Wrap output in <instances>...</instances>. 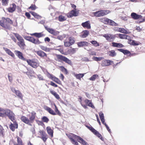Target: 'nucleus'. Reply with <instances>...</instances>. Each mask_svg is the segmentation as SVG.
<instances>
[{
	"label": "nucleus",
	"mask_w": 145,
	"mask_h": 145,
	"mask_svg": "<svg viewBox=\"0 0 145 145\" xmlns=\"http://www.w3.org/2000/svg\"><path fill=\"white\" fill-rule=\"evenodd\" d=\"M13 24V21L9 18L2 17L0 20V25L4 28L10 30L12 28L10 25Z\"/></svg>",
	"instance_id": "obj_2"
},
{
	"label": "nucleus",
	"mask_w": 145,
	"mask_h": 145,
	"mask_svg": "<svg viewBox=\"0 0 145 145\" xmlns=\"http://www.w3.org/2000/svg\"><path fill=\"white\" fill-rule=\"evenodd\" d=\"M82 61H83L86 62L89 61V60L88 58L86 57H84V58H82Z\"/></svg>",
	"instance_id": "obj_61"
},
{
	"label": "nucleus",
	"mask_w": 145,
	"mask_h": 145,
	"mask_svg": "<svg viewBox=\"0 0 145 145\" xmlns=\"http://www.w3.org/2000/svg\"><path fill=\"white\" fill-rule=\"evenodd\" d=\"M25 15L28 19L30 18L31 16L29 12H26L25 14Z\"/></svg>",
	"instance_id": "obj_58"
},
{
	"label": "nucleus",
	"mask_w": 145,
	"mask_h": 145,
	"mask_svg": "<svg viewBox=\"0 0 145 145\" xmlns=\"http://www.w3.org/2000/svg\"><path fill=\"white\" fill-rule=\"evenodd\" d=\"M14 120H13V121H13V123H11V124H12L14 127H15L16 129L18 127V125L17 123Z\"/></svg>",
	"instance_id": "obj_52"
},
{
	"label": "nucleus",
	"mask_w": 145,
	"mask_h": 145,
	"mask_svg": "<svg viewBox=\"0 0 145 145\" xmlns=\"http://www.w3.org/2000/svg\"><path fill=\"white\" fill-rule=\"evenodd\" d=\"M44 109L52 115H55L56 114L52 109L47 106H44Z\"/></svg>",
	"instance_id": "obj_15"
},
{
	"label": "nucleus",
	"mask_w": 145,
	"mask_h": 145,
	"mask_svg": "<svg viewBox=\"0 0 145 145\" xmlns=\"http://www.w3.org/2000/svg\"><path fill=\"white\" fill-rule=\"evenodd\" d=\"M28 9H31L32 10H34L37 8V7L35 4H32L31 6L28 8Z\"/></svg>",
	"instance_id": "obj_39"
},
{
	"label": "nucleus",
	"mask_w": 145,
	"mask_h": 145,
	"mask_svg": "<svg viewBox=\"0 0 145 145\" xmlns=\"http://www.w3.org/2000/svg\"><path fill=\"white\" fill-rule=\"evenodd\" d=\"M83 35L82 36H87L89 34V31L88 30H84L83 32Z\"/></svg>",
	"instance_id": "obj_47"
},
{
	"label": "nucleus",
	"mask_w": 145,
	"mask_h": 145,
	"mask_svg": "<svg viewBox=\"0 0 145 145\" xmlns=\"http://www.w3.org/2000/svg\"><path fill=\"white\" fill-rule=\"evenodd\" d=\"M85 102L88 106H90L92 108L94 107V106L91 103V101H90L86 99L85 101Z\"/></svg>",
	"instance_id": "obj_33"
},
{
	"label": "nucleus",
	"mask_w": 145,
	"mask_h": 145,
	"mask_svg": "<svg viewBox=\"0 0 145 145\" xmlns=\"http://www.w3.org/2000/svg\"><path fill=\"white\" fill-rule=\"evenodd\" d=\"M103 59V58L102 57H97L95 56L93 57L92 58L93 60L97 61H100Z\"/></svg>",
	"instance_id": "obj_43"
},
{
	"label": "nucleus",
	"mask_w": 145,
	"mask_h": 145,
	"mask_svg": "<svg viewBox=\"0 0 145 145\" xmlns=\"http://www.w3.org/2000/svg\"><path fill=\"white\" fill-rule=\"evenodd\" d=\"M24 73L26 74L30 78H31L33 76V75L31 74L29 72H24Z\"/></svg>",
	"instance_id": "obj_54"
},
{
	"label": "nucleus",
	"mask_w": 145,
	"mask_h": 145,
	"mask_svg": "<svg viewBox=\"0 0 145 145\" xmlns=\"http://www.w3.org/2000/svg\"><path fill=\"white\" fill-rule=\"evenodd\" d=\"M35 113L34 112L31 113V116L29 117V119L25 116H22L21 118V120L25 124L31 125V123H33L35 118Z\"/></svg>",
	"instance_id": "obj_3"
},
{
	"label": "nucleus",
	"mask_w": 145,
	"mask_h": 145,
	"mask_svg": "<svg viewBox=\"0 0 145 145\" xmlns=\"http://www.w3.org/2000/svg\"><path fill=\"white\" fill-rule=\"evenodd\" d=\"M17 39L18 40V44L19 46L21 48H23L25 44L24 42V40L22 37H16Z\"/></svg>",
	"instance_id": "obj_13"
},
{
	"label": "nucleus",
	"mask_w": 145,
	"mask_h": 145,
	"mask_svg": "<svg viewBox=\"0 0 145 145\" xmlns=\"http://www.w3.org/2000/svg\"><path fill=\"white\" fill-rule=\"evenodd\" d=\"M110 12L108 10H101L93 13L94 16L96 17H101L105 16Z\"/></svg>",
	"instance_id": "obj_6"
},
{
	"label": "nucleus",
	"mask_w": 145,
	"mask_h": 145,
	"mask_svg": "<svg viewBox=\"0 0 145 145\" xmlns=\"http://www.w3.org/2000/svg\"><path fill=\"white\" fill-rule=\"evenodd\" d=\"M79 101H80V103L81 105H82V106L85 108H87V106H86V105H83L82 104V103H81V101H82V99H81V98H80L79 99Z\"/></svg>",
	"instance_id": "obj_56"
},
{
	"label": "nucleus",
	"mask_w": 145,
	"mask_h": 145,
	"mask_svg": "<svg viewBox=\"0 0 145 145\" xmlns=\"http://www.w3.org/2000/svg\"><path fill=\"white\" fill-rule=\"evenodd\" d=\"M79 14V10H73L67 13L66 15L69 18L73 16H77Z\"/></svg>",
	"instance_id": "obj_8"
},
{
	"label": "nucleus",
	"mask_w": 145,
	"mask_h": 145,
	"mask_svg": "<svg viewBox=\"0 0 145 145\" xmlns=\"http://www.w3.org/2000/svg\"><path fill=\"white\" fill-rule=\"evenodd\" d=\"M26 61L28 65L34 68H37L39 65V61L37 59H27Z\"/></svg>",
	"instance_id": "obj_5"
},
{
	"label": "nucleus",
	"mask_w": 145,
	"mask_h": 145,
	"mask_svg": "<svg viewBox=\"0 0 145 145\" xmlns=\"http://www.w3.org/2000/svg\"><path fill=\"white\" fill-rule=\"evenodd\" d=\"M99 115L101 120L104 119V114L102 112H100L99 113Z\"/></svg>",
	"instance_id": "obj_51"
},
{
	"label": "nucleus",
	"mask_w": 145,
	"mask_h": 145,
	"mask_svg": "<svg viewBox=\"0 0 145 145\" xmlns=\"http://www.w3.org/2000/svg\"><path fill=\"white\" fill-rule=\"evenodd\" d=\"M37 53L39 56L42 57H44L45 56L46 57L47 56L46 54L41 50L37 51Z\"/></svg>",
	"instance_id": "obj_26"
},
{
	"label": "nucleus",
	"mask_w": 145,
	"mask_h": 145,
	"mask_svg": "<svg viewBox=\"0 0 145 145\" xmlns=\"http://www.w3.org/2000/svg\"><path fill=\"white\" fill-rule=\"evenodd\" d=\"M7 109V108L3 109L0 108V116L5 117Z\"/></svg>",
	"instance_id": "obj_23"
},
{
	"label": "nucleus",
	"mask_w": 145,
	"mask_h": 145,
	"mask_svg": "<svg viewBox=\"0 0 145 145\" xmlns=\"http://www.w3.org/2000/svg\"><path fill=\"white\" fill-rule=\"evenodd\" d=\"M17 144L14 143V145H22V141L21 139L18 137H17Z\"/></svg>",
	"instance_id": "obj_37"
},
{
	"label": "nucleus",
	"mask_w": 145,
	"mask_h": 145,
	"mask_svg": "<svg viewBox=\"0 0 145 145\" xmlns=\"http://www.w3.org/2000/svg\"><path fill=\"white\" fill-rule=\"evenodd\" d=\"M42 120L43 122L46 123H47L49 121V119L46 116H44L42 118Z\"/></svg>",
	"instance_id": "obj_49"
},
{
	"label": "nucleus",
	"mask_w": 145,
	"mask_h": 145,
	"mask_svg": "<svg viewBox=\"0 0 145 145\" xmlns=\"http://www.w3.org/2000/svg\"><path fill=\"white\" fill-rule=\"evenodd\" d=\"M99 21L100 22L105 24H108L114 26H116L117 25V24L114 21L106 18L105 17L100 18Z\"/></svg>",
	"instance_id": "obj_4"
},
{
	"label": "nucleus",
	"mask_w": 145,
	"mask_h": 145,
	"mask_svg": "<svg viewBox=\"0 0 145 145\" xmlns=\"http://www.w3.org/2000/svg\"><path fill=\"white\" fill-rule=\"evenodd\" d=\"M3 49L6 53L8 55L11 56L13 58H14L15 56L14 54L9 49L4 47L3 48Z\"/></svg>",
	"instance_id": "obj_21"
},
{
	"label": "nucleus",
	"mask_w": 145,
	"mask_h": 145,
	"mask_svg": "<svg viewBox=\"0 0 145 145\" xmlns=\"http://www.w3.org/2000/svg\"><path fill=\"white\" fill-rule=\"evenodd\" d=\"M50 92L57 99H58L59 98V95L54 91L50 90Z\"/></svg>",
	"instance_id": "obj_29"
},
{
	"label": "nucleus",
	"mask_w": 145,
	"mask_h": 145,
	"mask_svg": "<svg viewBox=\"0 0 145 145\" xmlns=\"http://www.w3.org/2000/svg\"><path fill=\"white\" fill-rule=\"evenodd\" d=\"M95 135H96L97 137L99 138H100L101 140H103V138L101 135L96 130V131H95L93 133Z\"/></svg>",
	"instance_id": "obj_32"
},
{
	"label": "nucleus",
	"mask_w": 145,
	"mask_h": 145,
	"mask_svg": "<svg viewBox=\"0 0 145 145\" xmlns=\"http://www.w3.org/2000/svg\"><path fill=\"white\" fill-rule=\"evenodd\" d=\"M39 46L41 49L46 52H49L52 50L51 48H47L46 47L40 45Z\"/></svg>",
	"instance_id": "obj_28"
},
{
	"label": "nucleus",
	"mask_w": 145,
	"mask_h": 145,
	"mask_svg": "<svg viewBox=\"0 0 145 145\" xmlns=\"http://www.w3.org/2000/svg\"><path fill=\"white\" fill-rule=\"evenodd\" d=\"M106 39L109 42L113 41L114 39V37H105Z\"/></svg>",
	"instance_id": "obj_46"
},
{
	"label": "nucleus",
	"mask_w": 145,
	"mask_h": 145,
	"mask_svg": "<svg viewBox=\"0 0 145 145\" xmlns=\"http://www.w3.org/2000/svg\"><path fill=\"white\" fill-rule=\"evenodd\" d=\"M9 0H2V5L4 6L7 5L8 2Z\"/></svg>",
	"instance_id": "obj_48"
},
{
	"label": "nucleus",
	"mask_w": 145,
	"mask_h": 145,
	"mask_svg": "<svg viewBox=\"0 0 145 145\" xmlns=\"http://www.w3.org/2000/svg\"><path fill=\"white\" fill-rule=\"evenodd\" d=\"M84 74H75L74 76L77 79L80 80L84 76Z\"/></svg>",
	"instance_id": "obj_30"
},
{
	"label": "nucleus",
	"mask_w": 145,
	"mask_h": 145,
	"mask_svg": "<svg viewBox=\"0 0 145 145\" xmlns=\"http://www.w3.org/2000/svg\"><path fill=\"white\" fill-rule=\"evenodd\" d=\"M10 129L13 131H14L15 129H16L14 127L13 125L12 124H11L10 126Z\"/></svg>",
	"instance_id": "obj_57"
},
{
	"label": "nucleus",
	"mask_w": 145,
	"mask_h": 145,
	"mask_svg": "<svg viewBox=\"0 0 145 145\" xmlns=\"http://www.w3.org/2000/svg\"><path fill=\"white\" fill-rule=\"evenodd\" d=\"M48 76L57 83L59 84H60L61 83V81L58 78L53 76V75L49 74Z\"/></svg>",
	"instance_id": "obj_16"
},
{
	"label": "nucleus",
	"mask_w": 145,
	"mask_h": 145,
	"mask_svg": "<svg viewBox=\"0 0 145 145\" xmlns=\"http://www.w3.org/2000/svg\"><path fill=\"white\" fill-rule=\"evenodd\" d=\"M98 77L97 74H95L93 75L89 78V80L91 81H94L95 79Z\"/></svg>",
	"instance_id": "obj_42"
},
{
	"label": "nucleus",
	"mask_w": 145,
	"mask_h": 145,
	"mask_svg": "<svg viewBox=\"0 0 145 145\" xmlns=\"http://www.w3.org/2000/svg\"><path fill=\"white\" fill-rule=\"evenodd\" d=\"M56 57L59 61H63L68 64L71 65L72 63L71 61L66 57L61 55H57Z\"/></svg>",
	"instance_id": "obj_7"
},
{
	"label": "nucleus",
	"mask_w": 145,
	"mask_h": 145,
	"mask_svg": "<svg viewBox=\"0 0 145 145\" xmlns=\"http://www.w3.org/2000/svg\"><path fill=\"white\" fill-rule=\"evenodd\" d=\"M46 130L48 133L51 136V137L52 138L53 137V130L51 129L50 127H46Z\"/></svg>",
	"instance_id": "obj_24"
},
{
	"label": "nucleus",
	"mask_w": 145,
	"mask_h": 145,
	"mask_svg": "<svg viewBox=\"0 0 145 145\" xmlns=\"http://www.w3.org/2000/svg\"><path fill=\"white\" fill-rule=\"evenodd\" d=\"M11 89L12 91L15 93L19 98L21 99H22V96L20 91L16 90L14 88H12Z\"/></svg>",
	"instance_id": "obj_19"
},
{
	"label": "nucleus",
	"mask_w": 145,
	"mask_h": 145,
	"mask_svg": "<svg viewBox=\"0 0 145 145\" xmlns=\"http://www.w3.org/2000/svg\"><path fill=\"white\" fill-rule=\"evenodd\" d=\"M128 43L131 45L134 46H137L139 44V43L138 42H136L135 41L132 40H128Z\"/></svg>",
	"instance_id": "obj_25"
},
{
	"label": "nucleus",
	"mask_w": 145,
	"mask_h": 145,
	"mask_svg": "<svg viewBox=\"0 0 145 145\" xmlns=\"http://www.w3.org/2000/svg\"><path fill=\"white\" fill-rule=\"evenodd\" d=\"M45 29L50 33L54 35H56L59 34V32L57 31H55L52 29L48 28V27L44 26Z\"/></svg>",
	"instance_id": "obj_11"
},
{
	"label": "nucleus",
	"mask_w": 145,
	"mask_h": 145,
	"mask_svg": "<svg viewBox=\"0 0 145 145\" xmlns=\"http://www.w3.org/2000/svg\"><path fill=\"white\" fill-rule=\"evenodd\" d=\"M66 20L65 17L62 15H60L58 17V20L60 22H62Z\"/></svg>",
	"instance_id": "obj_31"
},
{
	"label": "nucleus",
	"mask_w": 145,
	"mask_h": 145,
	"mask_svg": "<svg viewBox=\"0 0 145 145\" xmlns=\"http://www.w3.org/2000/svg\"><path fill=\"white\" fill-rule=\"evenodd\" d=\"M69 52L71 53H72V54H73L75 53L76 52V49L73 48L71 49H69L68 50Z\"/></svg>",
	"instance_id": "obj_53"
},
{
	"label": "nucleus",
	"mask_w": 145,
	"mask_h": 145,
	"mask_svg": "<svg viewBox=\"0 0 145 145\" xmlns=\"http://www.w3.org/2000/svg\"><path fill=\"white\" fill-rule=\"evenodd\" d=\"M91 43L94 46L97 47L99 46V43L95 40H91L90 41Z\"/></svg>",
	"instance_id": "obj_41"
},
{
	"label": "nucleus",
	"mask_w": 145,
	"mask_h": 145,
	"mask_svg": "<svg viewBox=\"0 0 145 145\" xmlns=\"http://www.w3.org/2000/svg\"><path fill=\"white\" fill-rule=\"evenodd\" d=\"M16 8V5L15 3H13L10 6L8 7L7 10L9 12L12 13L15 11Z\"/></svg>",
	"instance_id": "obj_20"
},
{
	"label": "nucleus",
	"mask_w": 145,
	"mask_h": 145,
	"mask_svg": "<svg viewBox=\"0 0 145 145\" xmlns=\"http://www.w3.org/2000/svg\"><path fill=\"white\" fill-rule=\"evenodd\" d=\"M130 53L127 50H124V51H123V53L124 54H129Z\"/></svg>",
	"instance_id": "obj_63"
},
{
	"label": "nucleus",
	"mask_w": 145,
	"mask_h": 145,
	"mask_svg": "<svg viewBox=\"0 0 145 145\" xmlns=\"http://www.w3.org/2000/svg\"><path fill=\"white\" fill-rule=\"evenodd\" d=\"M67 39L71 44L72 45L74 43L75 41L72 37H69L67 38Z\"/></svg>",
	"instance_id": "obj_40"
},
{
	"label": "nucleus",
	"mask_w": 145,
	"mask_h": 145,
	"mask_svg": "<svg viewBox=\"0 0 145 145\" xmlns=\"http://www.w3.org/2000/svg\"><path fill=\"white\" fill-rule=\"evenodd\" d=\"M8 77L9 81L10 82H11L12 81V77L11 76H10L9 74L8 75Z\"/></svg>",
	"instance_id": "obj_62"
},
{
	"label": "nucleus",
	"mask_w": 145,
	"mask_h": 145,
	"mask_svg": "<svg viewBox=\"0 0 145 145\" xmlns=\"http://www.w3.org/2000/svg\"><path fill=\"white\" fill-rule=\"evenodd\" d=\"M68 137L71 140L72 143L75 145H78V143L75 140L82 143L83 145H88V143L80 137L72 133L66 134Z\"/></svg>",
	"instance_id": "obj_1"
},
{
	"label": "nucleus",
	"mask_w": 145,
	"mask_h": 145,
	"mask_svg": "<svg viewBox=\"0 0 145 145\" xmlns=\"http://www.w3.org/2000/svg\"><path fill=\"white\" fill-rule=\"evenodd\" d=\"M88 127L93 133L95 131H96V130L95 129H94L93 127H92L89 126V127Z\"/></svg>",
	"instance_id": "obj_55"
},
{
	"label": "nucleus",
	"mask_w": 145,
	"mask_h": 145,
	"mask_svg": "<svg viewBox=\"0 0 145 145\" xmlns=\"http://www.w3.org/2000/svg\"><path fill=\"white\" fill-rule=\"evenodd\" d=\"M81 25L84 28H86L88 29H90L91 27L90 22L89 21L82 23Z\"/></svg>",
	"instance_id": "obj_18"
},
{
	"label": "nucleus",
	"mask_w": 145,
	"mask_h": 145,
	"mask_svg": "<svg viewBox=\"0 0 145 145\" xmlns=\"http://www.w3.org/2000/svg\"><path fill=\"white\" fill-rule=\"evenodd\" d=\"M14 53L20 59L24 61H26L27 60V59L24 57L23 56L22 53L20 52L18 50H15L14 51Z\"/></svg>",
	"instance_id": "obj_12"
},
{
	"label": "nucleus",
	"mask_w": 145,
	"mask_h": 145,
	"mask_svg": "<svg viewBox=\"0 0 145 145\" xmlns=\"http://www.w3.org/2000/svg\"><path fill=\"white\" fill-rule=\"evenodd\" d=\"M29 12L33 15L35 18L39 19L42 18V17L37 14L35 12L33 11H30Z\"/></svg>",
	"instance_id": "obj_27"
},
{
	"label": "nucleus",
	"mask_w": 145,
	"mask_h": 145,
	"mask_svg": "<svg viewBox=\"0 0 145 145\" xmlns=\"http://www.w3.org/2000/svg\"><path fill=\"white\" fill-rule=\"evenodd\" d=\"M109 52V55L110 56L113 57L116 56V53L114 50H111Z\"/></svg>",
	"instance_id": "obj_45"
},
{
	"label": "nucleus",
	"mask_w": 145,
	"mask_h": 145,
	"mask_svg": "<svg viewBox=\"0 0 145 145\" xmlns=\"http://www.w3.org/2000/svg\"><path fill=\"white\" fill-rule=\"evenodd\" d=\"M64 44L65 46L66 47H69L72 45L67 39L64 41Z\"/></svg>",
	"instance_id": "obj_34"
},
{
	"label": "nucleus",
	"mask_w": 145,
	"mask_h": 145,
	"mask_svg": "<svg viewBox=\"0 0 145 145\" xmlns=\"http://www.w3.org/2000/svg\"><path fill=\"white\" fill-rule=\"evenodd\" d=\"M5 117L8 116L12 121L14 120L15 115L12 111L7 108L6 109Z\"/></svg>",
	"instance_id": "obj_9"
},
{
	"label": "nucleus",
	"mask_w": 145,
	"mask_h": 145,
	"mask_svg": "<svg viewBox=\"0 0 145 145\" xmlns=\"http://www.w3.org/2000/svg\"><path fill=\"white\" fill-rule=\"evenodd\" d=\"M90 55L95 56L96 55V52L95 51L91 52L90 53H89Z\"/></svg>",
	"instance_id": "obj_60"
},
{
	"label": "nucleus",
	"mask_w": 145,
	"mask_h": 145,
	"mask_svg": "<svg viewBox=\"0 0 145 145\" xmlns=\"http://www.w3.org/2000/svg\"><path fill=\"white\" fill-rule=\"evenodd\" d=\"M41 138L43 140L44 142H46L48 138L46 134V133H44V134L41 135Z\"/></svg>",
	"instance_id": "obj_36"
},
{
	"label": "nucleus",
	"mask_w": 145,
	"mask_h": 145,
	"mask_svg": "<svg viewBox=\"0 0 145 145\" xmlns=\"http://www.w3.org/2000/svg\"><path fill=\"white\" fill-rule=\"evenodd\" d=\"M89 43L86 41H81L77 43L78 46L80 47H83L85 46H88Z\"/></svg>",
	"instance_id": "obj_22"
},
{
	"label": "nucleus",
	"mask_w": 145,
	"mask_h": 145,
	"mask_svg": "<svg viewBox=\"0 0 145 145\" xmlns=\"http://www.w3.org/2000/svg\"><path fill=\"white\" fill-rule=\"evenodd\" d=\"M131 16L133 19L134 20L141 19L142 17V16L141 15L138 14L134 12H133L131 13Z\"/></svg>",
	"instance_id": "obj_17"
},
{
	"label": "nucleus",
	"mask_w": 145,
	"mask_h": 145,
	"mask_svg": "<svg viewBox=\"0 0 145 145\" xmlns=\"http://www.w3.org/2000/svg\"><path fill=\"white\" fill-rule=\"evenodd\" d=\"M54 105L55 107V113L57 114H58L59 115H60V113L59 112V111L58 110V108H57L56 105H55V104H54Z\"/></svg>",
	"instance_id": "obj_50"
},
{
	"label": "nucleus",
	"mask_w": 145,
	"mask_h": 145,
	"mask_svg": "<svg viewBox=\"0 0 145 145\" xmlns=\"http://www.w3.org/2000/svg\"><path fill=\"white\" fill-rule=\"evenodd\" d=\"M50 85L52 86L55 87H57V85L55 83L53 82H50Z\"/></svg>",
	"instance_id": "obj_59"
},
{
	"label": "nucleus",
	"mask_w": 145,
	"mask_h": 145,
	"mask_svg": "<svg viewBox=\"0 0 145 145\" xmlns=\"http://www.w3.org/2000/svg\"><path fill=\"white\" fill-rule=\"evenodd\" d=\"M24 38L26 40L35 44H38L40 43V42L37 38L35 39L33 37H24Z\"/></svg>",
	"instance_id": "obj_10"
},
{
	"label": "nucleus",
	"mask_w": 145,
	"mask_h": 145,
	"mask_svg": "<svg viewBox=\"0 0 145 145\" xmlns=\"http://www.w3.org/2000/svg\"><path fill=\"white\" fill-rule=\"evenodd\" d=\"M59 67L61 69V70L63 72H64L65 74H67V70L63 66H59Z\"/></svg>",
	"instance_id": "obj_44"
},
{
	"label": "nucleus",
	"mask_w": 145,
	"mask_h": 145,
	"mask_svg": "<svg viewBox=\"0 0 145 145\" xmlns=\"http://www.w3.org/2000/svg\"><path fill=\"white\" fill-rule=\"evenodd\" d=\"M118 31L124 33H127V31L123 28H118L117 29Z\"/></svg>",
	"instance_id": "obj_35"
},
{
	"label": "nucleus",
	"mask_w": 145,
	"mask_h": 145,
	"mask_svg": "<svg viewBox=\"0 0 145 145\" xmlns=\"http://www.w3.org/2000/svg\"><path fill=\"white\" fill-rule=\"evenodd\" d=\"M32 36H44L42 33H35L32 34H30Z\"/></svg>",
	"instance_id": "obj_38"
},
{
	"label": "nucleus",
	"mask_w": 145,
	"mask_h": 145,
	"mask_svg": "<svg viewBox=\"0 0 145 145\" xmlns=\"http://www.w3.org/2000/svg\"><path fill=\"white\" fill-rule=\"evenodd\" d=\"M113 63L112 61L109 60H104L102 61V65L103 66H107Z\"/></svg>",
	"instance_id": "obj_14"
},
{
	"label": "nucleus",
	"mask_w": 145,
	"mask_h": 145,
	"mask_svg": "<svg viewBox=\"0 0 145 145\" xmlns=\"http://www.w3.org/2000/svg\"><path fill=\"white\" fill-rule=\"evenodd\" d=\"M71 7L74 9L73 10H76V6L74 4H71Z\"/></svg>",
	"instance_id": "obj_64"
}]
</instances>
